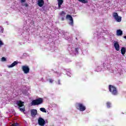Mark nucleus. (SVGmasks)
Here are the masks:
<instances>
[{
	"mask_svg": "<svg viewBox=\"0 0 126 126\" xmlns=\"http://www.w3.org/2000/svg\"><path fill=\"white\" fill-rule=\"evenodd\" d=\"M107 107V108H111V102H107L106 103Z\"/></svg>",
	"mask_w": 126,
	"mask_h": 126,
	"instance_id": "6ab92c4d",
	"label": "nucleus"
},
{
	"mask_svg": "<svg viewBox=\"0 0 126 126\" xmlns=\"http://www.w3.org/2000/svg\"><path fill=\"white\" fill-rule=\"evenodd\" d=\"M77 108H78V110L80 111L81 112H83L84 111H85L86 110V107L85 106L83 105V104L79 103L77 104Z\"/></svg>",
	"mask_w": 126,
	"mask_h": 126,
	"instance_id": "20e7f679",
	"label": "nucleus"
},
{
	"mask_svg": "<svg viewBox=\"0 0 126 126\" xmlns=\"http://www.w3.org/2000/svg\"><path fill=\"white\" fill-rule=\"evenodd\" d=\"M80 2H82V3H87L88 2V0H78Z\"/></svg>",
	"mask_w": 126,
	"mask_h": 126,
	"instance_id": "2eb2a0df",
	"label": "nucleus"
},
{
	"mask_svg": "<svg viewBox=\"0 0 126 126\" xmlns=\"http://www.w3.org/2000/svg\"><path fill=\"white\" fill-rule=\"evenodd\" d=\"M66 18L67 19H69L70 20V23H69L70 25H72V26L73 25V18H72V17L70 15H66Z\"/></svg>",
	"mask_w": 126,
	"mask_h": 126,
	"instance_id": "6e6552de",
	"label": "nucleus"
},
{
	"mask_svg": "<svg viewBox=\"0 0 126 126\" xmlns=\"http://www.w3.org/2000/svg\"><path fill=\"white\" fill-rule=\"evenodd\" d=\"M49 82L50 83H53V79H49Z\"/></svg>",
	"mask_w": 126,
	"mask_h": 126,
	"instance_id": "5701e85b",
	"label": "nucleus"
},
{
	"mask_svg": "<svg viewBox=\"0 0 126 126\" xmlns=\"http://www.w3.org/2000/svg\"><path fill=\"white\" fill-rule=\"evenodd\" d=\"M11 126H18V123H14L11 125Z\"/></svg>",
	"mask_w": 126,
	"mask_h": 126,
	"instance_id": "aec40b11",
	"label": "nucleus"
},
{
	"mask_svg": "<svg viewBox=\"0 0 126 126\" xmlns=\"http://www.w3.org/2000/svg\"><path fill=\"white\" fill-rule=\"evenodd\" d=\"M40 111H41V112H42L43 113H47V111L46 110V109H45V108H40Z\"/></svg>",
	"mask_w": 126,
	"mask_h": 126,
	"instance_id": "f3484780",
	"label": "nucleus"
},
{
	"mask_svg": "<svg viewBox=\"0 0 126 126\" xmlns=\"http://www.w3.org/2000/svg\"><path fill=\"white\" fill-rule=\"evenodd\" d=\"M0 28H1L0 29V32H1V33H3V28L2 27H0Z\"/></svg>",
	"mask_w": 126,
	"mask_h": 126,
	"instance_id": "4be33fe9",
	"label": "nucleus"
},
{
	"mask_svg": "<svg viewBox=\"0 0 126 126\" xmlns=\"http://www.w3.org/2000/svg\"><path fill=\"white\" fill-rule=\"evenodd\" d=\"M109 90L111 92L112 95H114V96H117L118 94H119V92H118V90L117 88L112 85H109Z\"/></svg>",
	"mask_w": 126,
	"mask_h": 126,
	"instance_id": "f257e3e1",
	"label": "nucleus"
},
{
	"mask_svg": "<svg viewBox=\"0 0 126 126\" xmlns=\"http://www.w3.org/2000/svg\"><path fill=\"white\" fill-rule=\"evenodd\" d=\"M114 48L116 51H120V44H119V42H115L114 43Z\"/></svg>",
	"mask_w": 126,
	"mask_h": 126,
	"instance_id": "9b49d317",
	"label": "nucleus"
},
{
	"mask_svg": "<svg viewBox=\"0 0 126 126\" xmlns=\"http://www.w3.org/2000/svg\"><path fill=\"white\" fill-rule=\"evenodd\" d=\"M44 3H45L44 0H38L37 1V5H38V6H40V7H42V6L44 5Z\"/></svg>",
	"mask_w": 126,
	"mask_h": 126,
	"instance_id": "1a4fd4ad",
	"label": "nucleus"
},
{
	"mask_svg": "<svg viewBox=\"0 0 126 126\" xmlns=\"http://www.w3.org/2000/svg\"><path fill=\"white\" fill-rule=\"evenodd\" d=\"M63 0H58V4L62 5L63 4Z\"/></svg>",
	"mask_w": 126,
	"mask_h": 126,
	"instance_id": "a211bd4d",
	"label": "nucleus"
},
{
	"mask_svg": "<svg viewBox=\"0 0 126 126\" xmlns=\"http://www.w3.org/2000/svg\"><path fill=\"white\" fill-rule=\"evenodd\" d=\"M58 84L59 85L61 84V81L60 80L58 81Z\"/></svg>",
	"mask_w": 126,
	"mask_h": 126,
	"instance_id": "cd10ccee",
	"label": "nucleus"
},
{
	"mask_svg": "<svg viewBox=\"0 0 126 126\" xmlns=\"http://www.w3.org/2000/svg\"><path fill=\"white\" fill-rule=\"evenodd\" d=\"M26 0H21V3H23V2H25Z\"/></svg>",
	"mask_w": 126,
	"mask_h": 126,
	"instance_id": "a878e982",
	"label": "nucleus"
},
{
	"mask_svg": "<svg viewBox=\"0 0 126 126\" xmlns=\"http://www.w3.org/2000/svg\"><path fill=\"white\" fill-rule=\"evenodd\" d=\"M123 35V31L121 30H117V36H122Z\"/></svg>",
	"mask_w": 126,
	"mask_h": 126,
	"instance_id": "f8f14e48",
	"label": "nucleus"
},
{
	"mask_svg": "<svg viewBox=\"0 0 126 126\" xmlns=\"http://www.w3.org/2000/svg\"><path fill=\"white\" fill-rule=\"evenodd\" d=\"M44 102V99L43 98L39 97L36 99H34L32 102V106H38V105H41L43 104Z\"/></svg>",
	"mask_w": 126,
	"mask_h": 126,
	"instance_id": "f03ea898",
	"label": "nucleus"
},
{
	"mask_svg": "<svg viewBox=\"0 0 126 126\" xmlns=\"http://www.w3.org/2000/svg\"><path fill=\"white\" fill-rule=\"evenodd\" d=\"M16 64H18V62L15 61L11 65H9L8 67H13V66H15Z\"/></svg>",
	"mask_w": 126,
	"mask_h": 126,
	"instance_id": "ddd939ff",
	"label": "nucleus"
},
{
	"mask_svg": "<svg viewBox=\"0 0 126 126\" xmlns=\"http://www.w3.org/2000/svg\"><path fill=\"white\" fill-rule=\"evenodd\" d=\"M60 16H65V12H64V11H62L60 13Z\"/></svg>",
	"mask_w": 126,
	"mask_h": 126,
	"instance_id": "dca6fc26",
	"label": "nucleus"
},
{
	"mask_svg": "<svg viewBox=\"0 0 126 126\" xmlns=\"http://www.w3.org/2000/svg\"><path fill=\"white\" fill-rule=\"evenodd\" d=\"M62 20L63 21L64 20V19L63 18H62Z\"/></svg>",
	"mask_w": 126,
	"mask_h": 126,
	"instance_id": "c756f323",
	"label": "nucleus"
},
{
	"mask_svg": "<svg viewBox=\"0 0 126 126\" xmlns=\"http://www.w3.org/2000/svg\"><path fill=\"white\" fill-rule=\"evenodd\" d=\"M2 45H3V43H2V41L0 39V46H2Z\"/></svg>",
	"mask_w": 126,
	"mask_h": 126,
	"instance_id": "b1692460",
	"label": "nucleus"
},
{
	"mask_svg": "<svg viewBox=\"0 0 126 126\" xmlns=\"http://www.w3.org/2000/svg\"><path fill=\"white\" fill-rule=\"evenodd\" d=\"M6 61V59L4 57H2L1 58V61L2 62H5Z\"/></svg>",
	"mask_w": 126,
	"mask_h": 126,
	"instance_id": "412c9836",
	"label": "nucleus"
},
{
	"mask_svg": "<svg viewBox=\"0 0 126 126\" xmlns=\"http://www.w3.org/2000/svg\"><path fill=\"white\" fill-rule=\"evenodd\" d=\"M61 5H62V4L60 5V4H58V6H59V8L61 7Z\"/></svg>",
	"mask_w": 126,
	"mask_h": 126,
	"instance_id": "c85d7f7f",
	"label": "nucleus"
},
{
	"mask_svg": "<svg viewBox=\"0 0 126 126\" xmlns=\"http://www.w3.org/2000/svg\"><path fill=\"white\" fill-rule=\"evenodd\" d=\"M75 51L76 53H78V48H75Z\"/></svg>",
	"mask_w": 126,
	"mask_h": 126,
	"instance_id": "393cba45",
	"label": "nucleus"
},
{
	"mask_svg": "<svg viewBox=\"0 0 126 126\" xmlns=\"http://www.w3.org/2000/svg\"><path fill=\"white\" fill-rule=\"evenodd\" d=\"M24 5L26 7H28V4L27 3H25Z\"/></svg>",
	"mask_w": 126,
	"mask_h": 126,
	"instance_id": "bb28decb",
	"label": "nucleus"
},
{
	"mask_svg": "<svg viewBox=\"0 0 126 126\" xmlns=\"http://www.w3.org/2000/svg\"><path fill=\"white\" fill-rule=\"evenodd\" d=\"M113 15L117 22H121L122 21V17L119 16L118 13L114 12Z\"/></svg>",
	"mask_w": 126,
	"mask_h": 126,
	"instance_id": "39448f33",
	"label": "nucleus"
},
{
	"mask_svg": "<svg viewBox=\"0 0 126 126\" xmlns=\"http://www.w3.org/2000/svg\"><path fill=\"white\" fill-rule=\"evenodd\" d=\"M32 117H35L37 115V110L32 109L31 111Z\"/></svg>",
	"mask_w": 126,
	"mask_h": 126,
	"instance_id": "9d476101",
	"label": "nucleus"
},
{
	"mask_svg": "<svg viewBox=\"0 0 126 126\" xmlns=\"http://www.w3.org/2000/svg\"><path fill=\"white\" fill-rule=\"evenodd\" d=\"M17 105L19 107V109L21 112H25V106H24V102L21 100L17 101Z\"/></svg>",
	"mask_w": 126,
	"mask_h": 126,
	"instance_id": "7ed1b4c3",
	"label": "nucleus"
},
{
	"mask_svg": "<svg viewBox=\"0 0 126 126\" xmlns=\"http://www.w3.org/2000/svg\"><path fill=\"white\" fill-rule=\"evenodd\" d=\"M121 54H122V55H123V56L126 54V48H125V47H122V48H121Z\"/></svg>",
	"mask_w": 126,
	"mask_h": 126,
	"instance_id": "4468645a",
	"label": "nucleus"
},
{
	"mask_svg": "<svg viewBox=\"0 0 126 126\" xmlns=\"http://www.w3.org/2000/svg\"><path fill=\"white\" fill-rule=\"evenodd\" d=\"M38 124L39 126H44L46 125V121L42 117H39L38 119Z\"/></svg>",
	"mask_w": 126,
	"mask_h": 126,
	"instance_id": "0eeeda50",
	"label": "nucleus"
},
{
	"mask_svg": "<svg viewBox=\"0 0 126 126\" xmlns=\"http://www.w3.org/2000/svg\"><path fill=\"white\" fill-rule=\"evenodd\" d=\"M22 70L24 71V73L26 74H27L30 72V68H29V66L27 65H23L22 66Z\"/></svg>",
	"mask_w": 126,
	"mask_h": 126,
	"instance_id": "423d86ee",
	"label": "nucleus"
}]
</instances>
